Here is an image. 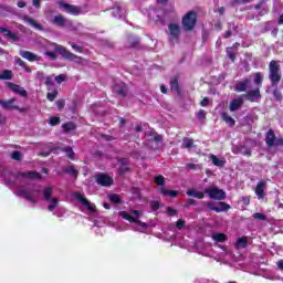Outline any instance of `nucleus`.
Returning <instances> with one entry per match:
<instances>
[{"label":"nucleus","instance_id":"obj_41","mask_svg":"<svg viewBox=\"0 0 283 283\" xmlns=\"http://www.w3.org/2000/svg\"><path fill=\"white\" fill-rule=\"evenodd\" d=\"M212 239L214 242L222 243L227 241V235L224 233H217L212 237Z\"/></svg>","mask_w":283,"mask_h":283},{"label":"nucleus","instance_id":"obj_2","mask_svg":"<svg viewBox=\"0 0 283 283\" xmlns=\"http://www.w3.org/2000/svg\"><path fill=\"white\" fill-rule=\"evenodd\" d=\"M269 81H271L272 87H277L280 82L282 81V72L280 63L275 60L269 62Z\"/></svg>","mask_w":283,"mask_h":283},{"label":"nucleus","instance_id":"obj_31","mask_svg":"<svg viewBox=\"0 0 283 283\" xmlns=\"http://www.w3.org/2000/svg\"><path fill=\"white\" fill-rule=\"evenodd\" d=\"M76 124L73 122H67L65 124H62V129L64 130V133H72L76 130Z\"/></svg>","mask_w":283,"mask_h":283},{"label":"nucleus","instance_id":"obj_64","mask_svg":"<svg viewBox=\"0 0 283 283\" xmlns=\"http://www.w3.org/2000/svg\"><path fill=\"white\" fill-rule=\"evenodd\" d=\"M126 87H119L118 90H117V94L119 95V96H123V97H125L126 96Z\"/></svg>","mask_w":283,"mask_h":283},{"label":"nucleus","instance_id":"obj_29","mask_svg":"<svg viewBox=\"0 0 283 283\" xmlns=\"http://www.w3.org/2000/svg\"><path fill=\"white\" fill-rule=\"evenodd\" d=\"M231 207L229 203L226 202H218L217 203V209L214 210V212L217 213H221V212H228L230 211Z\"/></svg>","mask_w":283,"mask_h":283},{"label":"nucleus","instance_id":"obj_28","mask_svg":"<svg viewBox=\"0 0 283 283\" xmlns=\"http://www.w3.org/2000/svg\"><path fill=\"white\" fill-rule=\"evenodd\" d=\"M186 196H189V197H192V198H196V199H200V200L205 198V193L201 192V191H198L196 189L187 190Z\"/></svg>","mask_w":283,"mask_h":283},{"label":"nucleus","instance_id":"obj_60","mask_svg":"<svg viewBox=\"0 0 283 283\" xmlns=\"http://www.w3.org/2000/svg\"><path fill=\"white\" fill-rule=\"evenodd\" d=\"M197 117L200 120H205L206 119V112L203 109L198 111Z\"/></svg>","mask_w":283,"mask_h":283},{"label":"nucleus","instance_id":"obj_49","mask_svg":"<svg viewBox=\"0 0 283 283\" xmlns=\"http://www.w3.org/2000/svg\"><path fill=\"white\" fill-rule=\"evenodd\" d=\"M54 150H60V147H52L50 150L42 151V153H40V156H42V157H50V155H51Z\"/></svg>","mask_w":283,"mask_h":283},{"label":"nucleus","instance_id":"obj_35","mask_svg":"<svg viewBox=\"0 0 283 283\" xmlns=\"http://www.w3.org/2000/svg\"><path fill=\"white\" fill-rule=\"evenodd\" d=\"M118 216H119V218H123L124 220L129 221V223H134L137 220V218H134L133 216H130L126 211L118 212Z\"/></svg>","mask_w":283,"mask_h":283},{"label":"nucleus","instance_id":"obj_1","mask_svg":"<svg viewBox=\"0 0 283 283\" xmlns=\"http://www.w3.org/2000/svg\"><path fill=\"white\" fill-rule=\"evenodd\" d=\"M55 52L61 55L62 60L73 62L77 65H85L88 61L84 57H81L76 55L75 53H72L71 51L67 50V48H64L61 44H55L54 48Z\"/></svg>","mask_w":283,"mask_h":283},{"label":"nucleus","instance_id":"obj_21","mask_svg":"<svg viewBox=\"0 0 283 283\" xmlns=\"http://www.w3.org/2000/svg\"><path fill=\"white\" fill-rule=\"evenodd\" d=\"M19 176L21 178H30V179H34V180H41L42 179V175H40V172L31 170L29 172H19Z\"/></svg>","mask_w":283,"mask_h":283},{"label":"nucleus","instance_id":"obj_26","mask_svg":"<svg viewBox=\"0 0 283 283\" xmlns=\"http://www.w3.org/2000/svg\"><path fill=\"white\" fill-rule=\"evenodd\" d=\"M159 193L164 197L177 198L179 196L178 190H168L167 188H160Z\"/></svg>","mask_w":283,"mask_h":283},{"label":"nucleus","instance_id":"obj_55","mask_svg":"<svg viewBox=\"0 0 283 283\" xmlns=\"http://www.w3.org/2000/svg\"><path fill=\"white\" fill-rule=\"evenodd\" d=\"M218 203H216L214 201H209L208 203H206V207L210 210V211H216Z\"/></svg>","mask_w":283,"mask_h":283},{"label":"nucleus","instance_id":"obj_46","mask_svg":"<svg viewBox=\"0 0 283 283\" xmlns=\"http://www.w3.org/2000/svg\"><path fill=\"white\" fill-rule=\"evenodd\" d=\"M132 170L133 169L130 167H118L117 172L119 176H124Z\"/></svg>","mask_w":283,"mask_h":283},{"label":"nucleus","instance_id":"obj_32","mask_svg":"<svg viewBox=\"0 0 283 283\" xmlns=\"http://www.w3.org/2000/svg\"><path fill=\"white\" fill-rule=\"evenodd\" d=\"M254 84H255L256 88L262 87V84H263V74H262V72H255L254 73Z\"/></svg>","mask_w":283,"mask_h":283},{"label":"nucleus","instance_id":"obj_10","mask_svg":"<svg viewBox=\"0 0 283 283\" xmlns=\"http://www.w3.org/2000/svg\"><path fill=\"white\" fill-rule=\"evenodd\" d=\"M244 105V98L239 96L238 98L230 102L229 109L230 112H238Z\"/></svg>","mask_w":283,"mask_h":283},{"label":"nucleus","instance_id":"obj_63","mask_svg":"<svg viewBox=\"0 0 283 283\" xmlns=\"http://www.w3.org/2000/svg\"><path fill=\"white\" fill-rule=\"evenodd\" d=\"M274 147H283V137H279V139L274 142Z\"/></svg>","mask_w":283,"mask_h":283},{"label":"nucleus","instance_id":"obj_17","mask_svg":"<svg viewBox=\"0 0 283 283\" xmlns=\"http://www.w3.org/2000/svg\"><path fill=\"white\" fill-rule=\"evenodd\" d=\"M14 102H17V99L14 98H11L8 101L0 99V105L2 106L3 109H8V111L19 109V106H14Z\"/></svg>","mask_w":283,"mask_h":283},{"label":"nucleus","instance_id":"obj_33","mask_svg":"<svg viewBox=\"0 0 283 283\" xmlns=\"http://www.w3.org/2000/svg\"><path fill=\"white\" fill-rule=\"evenodd\" d=\"M210 159L212 160L213 166H217L219 168H222L226 165V160L218 158L216 155L210 156Z\"/></svg>","mask_w":283,"mask_h":283},{"label":"nucleus","instance_id":"obj_25","mask_svg":"<svg viewBox=\"0 0 283 283\" xmlns=\"http://www.w3.org/2000/svg\"><path fill=\"white\" fill-rule=\"evenodd\" d=\"M0 32L3 33V35L7 38V39H11L13 40L14 42H18L19 41V36L17 35V33H12V31H10L9 29H6L3 27H0Z\"/></svg>","mask_w":283,"mask_h":283},{"label":"nucleus","instance_id":"obj_8","mask_svg":"<svg viewBox=\"0 0 283 283\" xmlns=\"http://www.w3.org/2000/svg\"><path fill=\"white\" fill-rule=\"evenodd\" d=\"M39 192V190H27V189H20L19 196L23 197V199H27L28 202L38 203V200L35 199L34 193Z\"/></svg>","mask_w":283,"mask_h":283},{"label":"nucleus","instance_id":"obj_53","mask_svg":"<svg viewBox=\"0 0 283 283\" xmlns=\"http://www.w3.org/2000/svg\"><path fill=\"white\" fill-rule=\"evenodd\" d=\"M185 220L184 219H179L176 221V228L177 230H184L185 229Z\"/></svg>","mask_w":283,"mask_h":283},{"label":"nucleus","instance_id":"obj_51","mask_svg":"<svg viewBox=\"0 0 283 283\" xmlns=\"http://www.w3.org/2000/svg\"><path fill=\"white\" fill-rule=\"evenodd\" d=\"M56 108L59 112L63 111L64 106L66 105V102L64 99H57L55 102Z\"/></svg>","mask_w":283,"mask_h":283},{"label":"nucleus","instance_id":"obj_43","mask_svg":"<svg viewBox=\"0 0 283 283\" xmlns=\"http://www.w3.org/2000/svg\"><path fill=\"white\" fill-rule=\"evenodd\" d=\"M56 96H59V91H52V93L46 94V98L49 102H54Z\"/></svg>","mask_w":283,"mask_h":283},{"label":"nucleus","instance_id":"obj_36","mask_svg":"<svg viewBox=\"0 0 283 283\" xmlns=\"http://www.w3.org/2000/svg\"><path fill=\"white\" fill-rule=\"evenodd\" d=\"M62 153H65L70 160H75V153L73 151L72 147L67 146L65 148H62Z\"/></svg>","mask_w":283,"mask_h":283},{"label":"nucleus","instance_id":"obj_6","mask_svg":"<svg viewBox=\"0 0 283 283\" xmlns=\"http://www.w3.org/2000/svg\"><path fill=\"white\" fill-rule=\"evenodd\" d=\"M205 193H207L210 199H214L218 201H222L226 199V192L220 188H206Z\"/></svg>","mask_w":283,"mask_h":283},{"label":"nucleus","instance_id":"obj_39","mask_svg":"<svg viewBox=\"0 0 283 283\" xmlns=\"http://www.w3.org/2000/svg\"><path fill=\"white\" fill-rule=\"evenodd\" d=\"M192 147H193V139L185 137L184 138V144H181V148H184V149H191Z\"/></svg>","mask_w":283,"mask_h":283},{"label":"nucleus","instance_id":"obj_23","mask_svg":"<svg viewBox=\"0 0 283 283\" xmlns=\"http://www.w3.org/2000/svg\"><path fill=\"white\" fill-rule=\"evenodd\" d=\"M249 244V239L247 237H241V238H238V241H235L234 243V249L235 250H243L248 247Z\"/></svg>","mask_w":283,"mask_h":283},{"label":"nucleus","instance_id":"obj_61","mask_svg":"<svg viewBox=\"0 0 283 283\" xmlns=\"http://www.w3.org/2000/svg\"><path fill=\"white\" fill-rule=\"evenodd\" d=\"M150 208L153 211H158L159 210V202L158 201H151Z\"/></svg>","mask_w":283,"mask_h":283},{"label":"nucleus","instance_id":"obj_44","mask_svg":"<svg viewBox=\"0 0 283 283\" xmlns=\"http://www.w3.org/2000/svg\"><path fill=\"white\" fill-rule=\"evenodd\" d=\"M11 159L18 160V161H22V153L19 151V150H14V151L11 154Z\"/></svg>","mask_w":283,"mask_h":283},{"label":"nucleus","instance_id":"obj_58","mask_svg":"<svg viewBox=\"0 0 283 283\" xmlns=\"http://www.w3.org/2000/svg\"><path fill=\"white\" fill-rule=\"evenodd\" d=\"M167 214H169L171 217H176L178 214V211L176 209H172L171 207H168Z\"/></svg>","mask_w":283,"mask_h":283},{"label":"nucleus","instance_id":"obj_59","mask_svg":"<svg viewBox=\"0 0 283 283\" xmlns=\"http://www.w3.org/2000/svg\"><path fill=\"white\" fill-rule=\"evenodd\" d=\"M227 56H229V60H231L232 63L237 60V54L231 51H227Z\"/></svg>","mask_w":283,"mask_h":283},{"label":"nucleus","instance_id":"obj_47","mask_svg":"<svg viewBox=\"0 0 283 283\" xmlns=\"http://www.w3.org/2000/svg\"><path fill=\"white\" fill-rule=\"evenodd\" d=\"M239 150L241 151V154L245 157H251V149L245 147V146H241V148H239Z\"/></svg>","mask_w":283,"mask_h":283},{"label":"nucleus","instance_id":"obj_57","mask_svg":"<svg viewBox=\"0 0 283 283\" xmlns=\"http://www.w3.org/2000/svg\"><path fill=\"white\" fill-rule=\"evenodd\" d=\"M44 85H46V87H53L54 86V81L52 80L51 76L46 77V81L44 82Z\"/></svg>","mask_w":283,"mask_h":283},{"label":"nucleus","instance_id":"obj_3","mask_svg":"<svg viewBox=\"0 0 283 283\" xmlns=\"http://www.w3.org/2000/svg\"><path fill=\"white\" fill-rule=\"evenodd\" d=\"M181 25H184L185 31H192L197 25V13L196 11H188L181 19Z\"/></svg>","mask_w":283,"mask_h":283},{"label":"nucleus","instance_id":"obj_42","mask_svg":"<svg viewBox=\"0 0 283 283\" xmlns=\"http://www.w3.org/2000/svg\"><path fill=\"white\" fill-rule=\"evenodd\" d=\"M109 201L113 202L114 205H122L123 201L117 193H113L109 196Z\"/></svg>","mask_w":283,"mask_h":283},{"label":"nucleus","instance_id":"obj_11","mask_svg":"<svg viewBox=\"0 0 283 283\" xmlns=\"http://www.w3.org/2000/svg\"><path fill=\"white\" fill-rule=\"evenodd\" d=\"M251 83L250 77H245L242 82H238L234 86V91L238 93H244L249 88V84Z\"/></svg>","mask_w":283,"mask_h":283},{"label":"nucleus","instance_id":"obj_30","mask_svg":"<svg viewBox=\"0 0 283 283\" xmlns=\"http://www.w3.org/2000/svg\"><path fill=\"white\" fill-rule=\"evenodd\" d=\"M14 63H15V65L21 66V69H23L24 72H27V73H31L32 72L31 67L28 66V64L21 57H15L14 59Z\"/></svg>","mask_w":283,"mask_h":283},{"label":"nucleus","instance_id":"obj_27","mask_svg":"<svg viewBox=\"0 0 283 283\" xmlns=\"http://www.w3.org/2000/svg\"><path fill=\"white\" fill-rule=\"evenodd\" d=\"M221 119L223 120V123H226L230 127H233L237 125V122L234 120V118L229 116V114L227 112H223L221 114Z\"/></svg>","mask_w":283,"mask_h":283},{"label":"nucleus","instance_id":"obj_50","mask_svg":"<svg viewBox=\"0 0 283 283\" xmlns=\"http://www.w3.org/2000/svg\"><path fill=\"white\" fill-rule=\"evenodd\" d=\"M196 205H197L196 199H186L185 202H184V208L187 209L190 206H196Z\"/></svg>","mask_w":283,"mask_h":283},{"label":"nucleus","instance_id":"obj_5","mask_svg":"<svg viewBox=\"0 0 283 283\" xmlns=\"http://www.w3.org/2000/svg\"><path fill=\"white\" fill-rule=\"evenodd\" d=\"M95 184L101 187H112L114 185V179L109 175L101 172L95 175Z\"/></svg>","mask_w":283,"mask_h":283},{"label":"nucleus","instance_id":"obj_24","mask_svg":"<svg viewBox=\"0 0 283 283\" xmlns=\"http://www.w3.org/2000/svg\"><path fill=\"white\" fill-rule=\"evenodd\" d=\"M62 172H64L65 175H71L75 179L78 178V170L75 169V166L73 165L63 167Z\"/></svg>","mask_w":283,"mask_h":283},{"label":"nucleus","instance_id":"obj_22","mask_svg":"<svg viewBox=\"0 0 283 283\" xmlns=\"http://www.w3.org/2000/svg\"><path fill=\"white\" fill-rule=\"evenodd\" d=\"M127 46L130 49H137L140 43V39L134 36V35H127L126 38Z\"/></svg>","mask_w":283,"mask_h":283},{"label":"nucleus","instance_id":"obj_9","mask_svg":"<svg viewBox=\"0 0 283 283\" xmlns=\"http://www.w3.org/2000/svg\"><path fill=\"white\" fill-rule=\"evenodd\" d=\"M265 189H266L265 180H261V181L256 182V187L254 190L255 196L259 197V199L265 198Z\"/></svg>","mask_w":283,"mask_h":283},{"label":"nucleus","instance_id":"obj_7","mask_svg":"<svg viewBox=\"0 0 283 283\" xmlns=\"http://www.w3.org/2000/svg\"><path fill=\"white\" fill-rule=\"evenodd\" d=\"M242 98L248 102H258L260 98H262V94L260 93V87H255V90L247 91L245 94H243Z\"/></svg>","mask_w":283,"mask_h":283},{"label":"nucleus","instance_id":"obj_18","mask_svg":"<svg viewBox=\"0 0 283 283\" xmlns=\"http://www.w3.org/2000/svg\"><path fill=\"white\" fill-rule=\"evenodd\" d=\"M277 139L279 138L275 136L274 130L269 129L264 142L266 143L269 148H272V147H274V142H276Z\"/></svg>","mask_w":283,"mask_h":283},{"label":"nucleus","instance_id":"obj_20","mask_svg":"<svg viewBox=\"0 0 283 283\" xmlns=\"http://www.w3.org/2000/svg\"><path fill=\"white\" fill-rule=\"evenodd\" d=\"M22 20L24 21V23H29V25H31L32 28H34L39 31L44 30L43 25L38 23V21H35L33 18H30L28 15H23Z\"/></svg>","mask_w":283,"mask_h":283},{"label":"nucleus","instance_id":"obj_16","mask_svg":"<svg viewBox=\"0 0 283 283\" xmlns=\"http://www.w3.org/2000/svg\"><path fill=\"white\" fill-rule=\"evenodd\" d=\"M20 56L24 60H28L31 63H34L40 60V57L31 51H20Z\"/></svg>","mask_w":283,"mask_h":283},{"label":"nucleus","instance_id":"obj_34","mask_svg":"<svg viewBox=\"0 0 283 283\" xmlns=\"http://www.w3.org/2000/svg\"><path fill=\"white\" fill-rule=\"evenodd\" d=\"M53 189L51 187L44 188L43 190V200L50 202L52 198Z\"/></svg>","mask_w":283,"mask_h":283},{"label":"nucleus","instance_id":"obj_62","mask_svg":"<svg viewBox=\"0 0 283 283\" xmlns=\"http://www.w3.org/2000/svg\"><path fill=\"white\" fill-rule=\"evenodd\" d=\"M45 55L49 56V59H51L52 61L56 60V53L52 51H46Z\"/></svg>","mask_w":283,"mask_h":283},{"label":"nucleus","instance_id":"obj_45","mask_svg":"<svg viewBox=\"0 0 283 283\" xmlns=\"http://www.w3.org/2000/svg\"><path fill=\"white\" fill-rule=\"evenodd\" d=\"M272 95L275 97L276 102H282L283 101V95L282 92L279 91V88H275Z\"/></svg>","mask_w":283,"mask_h":283},{"label":"nucleus","instance_id":"obj_14","mask_svg":"<svg viewBox=\"0 0 283 283\" xmlns=\"http://www.w3.org/2000/svg\"><path fill=\"white\" fill-rule=\"evenodd\" d=\"M169 35H171V39L175 41L179 40V35H180V28L178 24L176 23H170L169 27Z\"/></svg>","mask_w":283,"mask_h":283},{"label":"nucleus","instance_id":"obj_52","mask_svg":"<svg viewBox=\"0 0 283 283\" xmlns=\"http://www.w3.org/2000/svg\"><path fill=\"white\" fill-rule=\"evenodd\" d=\"M252 218H254L255 220H262V221H265L268 219L266 214H263L260 212H255L254 214H252Z\"/></svg>","mask_w":283,"mask_h":283},{"label":"nucleus","instance_id":"obj_4","mask_svg":"<svg viewBox=\"0 0 283 283\" xmlns=\"http://www.w3.org/2000/svg\"><path fill=\"white\" fill-rule=\"evenodd\" d=\"M57 6L67 14H72L73 17H78L81 14V7H76L75 4H69L67 2L57 1Z\"/></svg>","mask_w":283,"mask_h":283},{"label":"nucleus","instance_id":"obj_13","mask_svg":"<svg viewBox=\"0 0 283 283\" xmlns=\"http://www.w3.org/2000/svg\"><path fill=\"white\" fill-rule=\"evenodd\" d=\"M75 199H77V201H80L82 203V206H84L88 211H91V212L94 211V207L92 206V203H90L87 198L83 197L82 193L76 192L75 193Z\"/></svg>","mask_w":283,"mask_h":283},{"label":"nucleus","instance_id":"obj_19","mask_svg":"<svg viewBox=\"0 0 283 283\" xmlns=\"http://www.w3.org/2000/svg\"><path fill=\"white\" fill-rule=\"evenodd\" d=\"M169 87L172 92H176L177 95L180 96L181 91L179 85V76L171 77V80L169 81Z\"/></svg>","mask_w":283,"mask_h":283},{"label":"nucleus","instance_id":"obj_38","mask_svg":"<svg viewBox=\"0 0 283 283\" xmlns=\"http://www.w3.org/2000/svg\"><path fill=\"white\" fill-rule=\"evenodd\" d=\"M49 202H51L48 206V211H54L56 209V207L59 206V198L53 197L51 200H49Z\"/></svg>","mask_w":283,"mask_h":283},{"label":"nucleus","instance_id":"obj_40","mask_svg":"<svg viewBox=\"0 0 283 283\" xmlns=\"http://www.w3.org/2000/svg\"><path fill=\"white\" fill-rule=\"evenodd\" d=\"M153 182H155L159 187H164L166 185V179L163 175H157L155 179H153Z\"/></svg>","mask_w":283,"mask_h":283},{"label":"nucleus","instance_id":"obj_48","mask_svg":"<svg viewBox=\"0 0 283 283\" xmlns=\"http://www.w3.org/2000/svg\"><path fill=\"white\" fill-rule=\"evenodd\" d=\"M117 163L119 164V166H129V158L118 157Z\"/></svg>","mask_w":283,"mask_h":283},{"label":"nucleus","instance_id":"obj_54","mask_svg":"<svg viewBox=\"0 0 283 283\" xmlns=\"http://www.w3.org/2000/svg\"><path fill=\"white\" fill-rule=\"evenodd\" d=\"M60 122H61L60 117L53 116V117H51V119L49 120V125H50V126H56V125H59Z\"/></svg>","mask_w":283,"mask_h":283},{"label":"nucleus","instance_id":"obj_37","mask_svg":"<svg viewBox=\"0 0 283 283\" xmlns=\"http://www.w3.org/2000/svg\"><path fill=\"white\" fill-rule=\"evenodd\" d=\"M13 77V73L10 70H4L0 75L1 81H11Z\"/></svg>","mask_w":283,"mask_h":283},{"label":"nucleus","instance_id":"obj_12","mask_svg":"<svg viewBox=\"0 0 283 283\" xmlns=\"http://www.w3.org/2000/svg\"><path fill=\"white\" fill-rule=\"evenodd\" d=\"M51 23H52L53 25L59 27V28H66L67 19L64 18L63 14H57V15L53 17Z\"/></svg>","mask_w":283,"mask_h":283},{"label":"nucleus","instance_id":"obj_56","mask_svg":"<svg viewBox=\"0 0 283 283\" xmlns=\"http://www.w3.org/2000/svg\"><path fill=\"white\" fill-rule=\"evenodd\" d=\"M56 84H62L63 82L66 81V75L60 74L55 77Z\"/></svg>","mask_w":283,"mask_h":283},{"label":"nucleus","instance_id":"obj_15","mask_svg":"<svg viewBox=\"0 0 283 283\" xmlns=\"http://www.w3.org/2000/svg\"><path fill=\"white\" fill-rule=\"evenodd\" d=\"M8 87H10L11 91L17 93L19 96L27 97L28 93L25 90H23L21 86L18 84H13L12 82H8Z\"/></svg>","mask_w":283,"mask_h":283}]
</instances>
